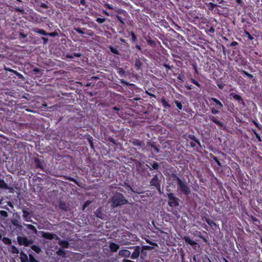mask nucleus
I'll list each match as a JSON object with an SVG mask.
<instances>
[{
	"mask_svg": "<svg viewBox=\"0 0 262 262\" xmlns=\"http://www.w3.org/2000/svg\"><path fill=\"white\" fill-rule=\"evenodd\" d=\"M146 39L147 44L150 46L154 47L156 45V41L153 40H151L150 38H149L148 39Z\"/></svg>",
	"mask_w": 262,
	"mask_h": 262,
	"instance_id": "obj_35",
	"label": "nucleus"
},
{
	"mask_svg": "<svg viewBox=\"0 0 262 262\" xmlns=\"http://www.w3.org/2000/svg\"><path fill=\"white\" fill-rule=\"evenodd\" d=\"M109 49H110L111 52H112L113 53L117 54V55L120 54V52L117 48H116L112 46H109Z\"/></svg>",
	"mask_w": 262,
	"mask_h": 262,
	"instance_id": "obj_33",
	"label": "nucleus"
},
{
	"mask_svg": "<svg viewBox=\"0 0 262 262\" xmlns=\"http://www.w3.org/2000/svg\"><path fill=\"white\" fill-rule=\"evenodd\" d=\"M203 220L205 221L207 223V224L211 227L216 226L215 223L208 217H205V219H203Z\"/></svg>",
	"mask_w": 262,
	"mask_h": 262,
	"instance_id": "obj_31",
	"label": "nucleus"
},
{
	"mask_svg": "<svg viewBox=\"0 0 262 262\" xmlns=\"http://www.w3.org/2000/svg\"><path fill=\"white\" fill-rule=\"evenodd\" d=\"M110 202L111 207L115 208L126 204L127 201L122 193L116 192L110 199Z\"/></svg>",
	"mask_w": 262,
	"mask_h": 262,
	"instance_id": "obj_3",
	"label": "nucleus"
},
{
	"mask_svg": "<svg viewBox=\"0 0 262 262\" xmlns=\"http://www.w3.org/2000/svg\"><path fill=\"white\" fill-rule=\"evenodd\" d=\"M215 30L213 27H209V29L206 31L207 33L213 34L214 33Z\"/></svg>",
	"mask_w": 262,
	"mask_h": 262,
	"instance_id": "obj_49",
	"label": "nucleus"
},
{
	"mask_svg": "<svg viewBox=\"0 0 262 262\" xmlns=\"http://www.w3.org/2000/svg\"><path fill=\"white\" fill-rule=\"evenodd\" d=\"M120 82L121 83L124 84L126 85H130V84L129 82L126 81L125 80H124V79H122L120 80Z\"/></svg>",
	"mask_w": 262,
	"mask_h": 262,
	"instance_id": "obj_57",
	"label": "nucleus"
},
{
	"mask_svg": "<svg viewBox=\"0 0 262 262\" xmlns=\"http://www.w3.org/2000/svg\"><path fill=\"white\" fill-rule=\"evenodd\" d=\"M129 35L132 36V41L133 42H135L137 40V37L135 34V33L133 31H130L129 32Z\"/></svg>",
	"mask_w": 262,
	"mask_h": 262,
	"instance_id": "obj_41",
	"label": "nucleus"
},
{
	"mask_svg": "<svg viewBox=\"0 0 262 262\" xmlns=\"http://www.w3.org/2000/svg\"><path fill=\"white\" fill-rule=\"evenodd\" d=\"M135 66L137 69H140L142 66L141 61L139 59H136L135 61Z\"/></svg>",
	"mask_w": 262,
	"mask_h": 262,
	"instance_id": "obj_38",
	"label": "nucleus"
},
{
	"mask_svg": "<svg viewBox=\"0 0 262 262\" xmlns=\"http://www.w3.org/2000/svg\"><path fill=\"white\" fill-rule=\"evenodd\" d=\"M132 144L134 146L140 147L142 146L143 142L139 140L134 139L132 142Z\"/></svg>",
	"mask_w": 262,
	"mask_h": 262,
	"instance_id": "obj_28",
	"label": "nucleus"
},
{
	"mask_svg": "<svg viewBox=\"0 0 262 262\" xmlns=\"http://www.w3.org/2000/svg\"><path fill=\"white\" fill-rule=\"evenodd\" d=\"M191 82L192 83H193L194 84H195V85H196L197 86L200 88L201 87V84L199 83L198 81H197L196 80H195L194 79H193V78H191V80H190Z\"/></svg>",
	"mask_w": 262,
	"mask_h": 262,
	"instance_id": "obj_51",
	"label": "nucleus"
},
{
	"mask_svg": "<svg viewBox=\"0 0 262 262\" xmlns=\"http://www.w3.org/2000/svg\"><path fill=\"white\" fill-rule=\"evenodd\" d=\"M116 18L117 19V20L118 21H119L120 22V23L123 25H125V21H124L123 19L122 18L121 16H119V15H116Z\"/></svg>",
	"mask_w": 262,
	"mask_h": 262,
	"instance_id": "obj_45",
	"label": "nucleus"
},
{
	"mask_svg": "<svg viewBox=\"0 0 262 262\" xmlns=\"http://www.w3.org/2000/svg\"><path fill=\"white\" fill-rule=\"evenodd\" d=\"M31 248L37 254H39L42 251L41 248L35 245H32Z\"/></svg>",
	"mask_w": 262,
	"mask_h": 262,
	"instance_id": "obj_24",
	"label": "nucleus"
},
{
	"mask_svg": "<svg viewBox=\"0 0 262 262\" xmlns=\"http://www.w3.org/2000/svg\"><path fill=\"white\" fill-rule=\"evenodd\" d=\"M81 55L80 53H73V54H67L66 57L68 58L73 59L74 57H80Z\"/></svg>",
	"mask_w": 262,
	"mask_h": 262,
	"instance_id": "obj_25",
	"label": "nucleus"
},
{
	"mask_svg": "<svg viewBox=\"0 0 262 262\" xmlns=\"http://www.w3.org/2000/svg\"><path fill=\"white\" fill-rule=\"evenodd\" d=\"M209 119L220 127H222L224 125V123L223 122L218 120L215 117L213 116H210Z\"/></svg>",
	"mask_w": 262,
	"mask_h": 262,
	"instance_id": "obj_19",
	"label": "nucleus"
},
{
	"mask_svg": "<svg viewBox=\"0 0 262 262\" xmlns=\"http://www.w3.org/2000/svg\"><path fill=\"white\" fill-rule=\"evenodd\" d=\"M178 189L185 195H188L190 193V190L189 187L187 186V184L185 181H183L181 180H179V182L177 183Z\"/></svg>",
	"mask_w": 262,
	"mask_h": 262,
	"instance_id": "obj_6",
	"label": "nucleus"
},
{
	"mask_svg": "<svg viewBox=\"0 0 262 262\" xmlns=\"http://www.w3.org/2000/svg\"><path fill=\"white\" fill-rule=\"evenodd\" d=\"M12 223L14 226L16 227L18 226V221L16 220H14L13 221H12Z\"/></svg>",
	"mask_w": 262,
	"mask_h": 262,
	"instance_id": "obj_59",
	"label": "nucleus"
},
{
	"mask_svg": "<svg viewBox=\"0 0 262 262\" xmlns=\"http://www.w3.org/2000/svg\"><path fill=\"white\" fill-rule=\"evenodd\" d=\"M150 166L146 164V166H148L150 170L152 169H158L159 167V165L157 162H154L153 164L150 163Z\"/></svg>",
	"mask_w": 262,
	"mask_h": 262,
	"instance_id": "obj_27",
	"label": "nucleus"
},
{
	"mask_svg": "<svg viewBox=\"0 0 262 262\" xmlns=\"http://www.w3.org/2000/svg\"><path fill=\"white\" fill-rule=\"evenodd\" d=\"M56 254L58 255L61 256L62 257H64L66 256L65 251L61 249H59L58 250H57L56 252Z\"/></svg>",
	"mask_w": 262,
	"mask_h": 262,
	"instance_id": "obj_34",
	"label": "nucleus"
},
{
	"mask_svg": "<svg viewBox=\"0 0 262 262\" xmlns=\"http://www.w3.org/2000/svg\"><path fill=\"white\" fill-rule=\"evenodd\" d=\"M58 34L56 32H51V33H47V36H49L54 37L58 36Z\"/></svg>",
	"mask_w": 262,
	"mask_h": 262,
	"instance_id": "obj_53",
	"label": "nucleus"
},
{
	"mask_svg": "<svg viewBox=\"0 0 262 262\" xmlns=\"http://www.w3.org/2000/svg\"><path fill=\"white\" fill-rule=\"evenodd\" d=\"M236 3H237L238 5L241 6H243L244 5V2L242 1V0H236Z\"/></svg>",
	"mask_w": 262,
	"mask_h": 262,
	"instance_id": "obj_63",
	"label": "nucleus"
},
{
	"mask_svg": "<svg viewBox=\"0 0 262 262\" xmlns=\"http://www.w3.org/2000/svg\"><path fill=\"white\" fill-rule=\"evenodd\" d=\"M0 188L7 190L12 189L8 186L7 184L5 183L4 180L2 179H0Z\"/></svg>",
	"mask_w": 262,
	"mask_h": 262,
	"instance_id": "obj_23",
	"label": "nucleus"
},
{
	"mask_svg": "<svg viewBox=\"0 0 262 262\" xmlns=\"http://www.w3.org/2000/svg\"><path fill=\"white\" fill-rule=\"evenodd\" d=\"M59 208L60 209H61L62 210L66 211L67 210V208L65 204L60 203L59 205Z\"/></svg>",
	"mask_w": 262,
	"mask_h": 262,
	"instance_id": "obj_54",
	"label": "nucleus"
},
{
	"mask_svg": "<svg viewBox=\"0 0 262 262\" xmlns=\"http://www.w3.org/2000/svg\"><path fill=\"white\" fill-rule=\"evenodd\" d=\"M23 216L25 219H26L30 215V212L26 210H23Z\"/></svg>",
	"mask_w": 262,
	"mask_h": 262,
	"instance_id": "obj_48",
	"label": "nucleus"
},
{
	"mask_svg": "<svg viewBox=\"0 0 262 262\" xmlns=\"http://www.w3.org/2000/svg\"><path fill=\"white\" fill-rule=\"evenodd\" d=\"M130 254V252L127 249L121 250L119 252V255L121 257H129Z\"/></svg>",
	"mask_w": 262,
	"mask_h": 262,
	"instance_id": "obj_14",
	"label": "nucleus"
},
{
	"mask_svg": "<svg viewBox=\"0 0 262 262\" xmlns=\"http://www.w3.org/2000/svg\"><path fill=\"white\" fill-rule=\"evenodd\" d=\"M217 5L216 4H215L213 3H211V2H210L208 4V9L210 11H212L213 10V9L217 7Z\"/></svg>",
	"mask_w": 262,
	"mask_h": 262,
	"instance_id": "obj_40",
	"label": "nucleus"
},
{
	"mask_svg": "<svg viewBox=\"0 0 262 262\" xmlns=\"http://www.w3.org/2000/svg\"><path fill=\"white\" fill-rule=\"evenodd\" d=\"M167 36V34H166V36L165 37V46L172 51L173 48L174 47H176L177 43H178V41L175 39H171L168 41ZM176 51L177 53V54L172 53V51H171V55L172 57L180 59H182L183 56V55L180 53L181 52V49L180 47L177 48Z\"/></svg>",
	"mask_w": 262,
	"mask_h": 262,
	"instance_id": "obj_1",
	"label": "nucleus"
},
{
	"mask_svg": "<svg viewBox=\"0 0 262 262\" xmlns=\"http://www.w3.org/2000/svg\"><path fill=\"white\" fill-rule=\"evenodd\" d=\"M210 157L215 161L216 162L217 160H218L217 158L213 155L212 154H210Z\"/></svg>",
	"mask_w": 262,
	"mask_h": 262,
	"instance_id": "obj_58",
	"label": "nucleus"
},
{
	"mask_svg": "<svg viewBox=\"0 0 262 262\" xmlns=\"http://www.w3.org/2000/svg\"><path fill=\"white\" fill-rule=\"evenodd\" d=\"M141 248L140 246H135L134 248V251L130 256L131 258L133 259L137 258L139 257L140 253H141Z\"/></svg>",
	"mask_w": 262,
	"mask_h": 262,
	"instance_id": "obj_10",
	"label": "nucleus"
},
{
	"mask_svg": "<svg viewBox=\"0 0 262 262\" xmlns=\"http://www.w3.org/2000/svg\"><path fill=\"white\" fill-rule=\"evenodd\" d=\"M11 252L14 254H18L20 253L19 251L17 248H16L15 246H12L11 247Z\"/></svg>",
	"mask_w": 262,
	"mask_h": 262,
	"instance_id": "obj_39",
	"label": "nucleus"
},
{
	"mask_svg": "<svg viewBox=\"0 0 262 262\" xmlns=\"http://www.w3.org/2000/svg\"><path fill=\"white\" fill-rule=\"evenodd\" d=\"M238 45V43L236 41H232L230 44L228 45L227 47H235Z\"/></svg>",
	"mask_w": 262,
	"mask_h": 262,
	"instance_id": "obj_55",
	"label": "nucleus"
},
{
	"mask_svg": "<svg viewBox=\"0 0 262 262\" xmlns=\"http://www.w3.org/2000/svg\"><path fill=\"white\" fill-rule=\"evenodd\" d=\"M183 239L186 244H189L192 246L197 245V243L195 241L191 240L188 236H184Z\"/></svg>",
	"mask_w": 262,
	"mask_h": 262,
	"instance_id": "obj_16",
	"label": "nucleus"
},
{
	"mask_svg": "<svg viewBox=\"0 0 262 262\" xmlns=\"http://www.w3.org/2000/svg\"><path fill=\"white\" fill-rule=\"evenodd\" d=\"M230 95L232 96L235 100L237 101L239 104H241L244 105H245V103L244 102L242 97L240 95L236 94V93H231Z\"/></svg>",
	"mask_w": 262,
	"mask_h": 262,
	"instance_id": "obj_11",
	"label": "nucleus"
},
{
	"mask_svg": "<svg viewBox=\"0 0 262 262\" xmlns=\"http://www.w3.org/2000/svg\"><path fill=\"white\" fill-rule=\"evenodd\" d=\"M74 30L80 34L82 35L84 34V32L80 28H74Z\"/></svg>",
	"mask_w": 262,
	"mask_h": 262,
	"instance_id": "obj_50",
	"label": "nucleus"
},
{
	"mask_svg": "<svg viewBox=\"0 0 262 262\" xmlns=\"http://www.w3.org/2000/svg\"><path fill=\"white\" fill-rule=\"evenodd\" d=\"M151 248V247L149 246H143L141 248V254H143L144 250H150Z\"/></svg>",
	"mask_w": 262,
	"mask_h": 262,
	"instance_id": "obj_46",
	"label": "nucleus"
},
{
	"mask_svg": "<svg viewBox=\"0 0 262 262\" xmlns=\"http://www.w3.org/2000/svg\"><path fill=\"white\" fill-rule=\"evenodd\" d=\"M17 241L19 246H24L25 247H28L32 245L34 242L32 239H29L26 237L20 236L17 237Z\"/></svg>",
	"mask_w": 262,
	"mask_h": 262,
	"instance_id": "obj_8",
	"label": "nucleus"
},
{
	"mask_svg": "<svg viewBox=\"0 0 262 262\" xmlns=\"http://www.w3.org/2000/svg\"><path fill=\"white\" fill-rule=\"evenodd\" d=\"M25 226L27 227V228L30 231V232L32 233V234H36L37 233V230L36 228V227L32 225H31V224H25Z\"/></svg>",
	"mask_w": 262,
	"mask_h": 262,
	"instance_id": "obj_18",
	"label": "nucleus"
},
{
	"mask_svg": "<svg viewBox=\"0 0 262 262\" xmlns=\"http://www.w3.org/2000/svg\"><path fill=\"white\" fill-rule=\"evenodd\" d=\"M88 140L90 144L91 148H94L93 137L92 136H91L90 135H89V137L88 138Z\"/></svg>",
	"mask_w": 262,
	"mask_h": 262,
	"instance_id": "obj_44",
	"label": "nucleus"
},
{
	"mask_svg": "<svg viewBox=\"0 0 262 262\" xmlns=\"http://www.w3.org/2000/svg\"><path fill=\"white\" fill-rule=\"evenodd\" d=\"M1 240H2L5 245H11L12 243L11 239L8 237H2Z\"/></svg>",
	"mask_w": 262,
	"mask_h": 262,
	"instance_id": "obj_30",
	"label": "nucleus"
},
{
	"mask_svg": "<svg viewBox=\"0 0 262 262\" xmlns=\"http://www.w3.org/2000/svg\"><path fill=\"white\" fill-rule=\"evenodd\" d=\"M108 141L114 144H116V142H115V140L112 138V137H110L108 138Z\"/></svg>",
	"mask_w": 262,
	"mask_h": 262,
	"instance_id": "obj_62",
	"label": "nucleus"
},
{
	"mask_svg": "<svg viewBox=\"0 0 262 262\" xmlns=\"http://www.w3.org/2000/svg\"><path fill=\"white\" fill-rule=\"evenodd\" d=\"M28 256V262H39L35 258L32 254H29Z\"/></svg>",
	"mask_w": 262,
	"mask_h": 262,
	"instance_id": "obj_37",
	"label": "nucleus"
},
{
	"mask_svg": "<svg viewBox=\"0 0 262 262\" xmlns=\"http://www.w3.org/2000/svg\"><path fill=\"white\" fill-rule=\"evenodd\" d=\"M142 116L140 117L141 119H150L149 113H148L146 111L143 112V113L141 115Z\"/></svg>",
	"mask_w": 262,
	"mask_h": 262,
	"instance_id": "obj_36",
	"label": "nucleus"
},
{
	"mask_svg": "<svg viewBox=\"0 0 262 262\" xmlns=\"http://www.w3.org/2000/svg\"><path fill=\"white\" fill-rule=\"evenodd\" d=\"M33 72L34 74H39L41 72V70L39 68H34L33 70Z\"/></svg>",
	"mask_w": 262,
	"mask_h": 262,
	"instance_id": "obj_56",
	"label": "nucleus"
},
{
	"mask_svg": "<svg viewBox=\"0 0 262 262\" xmlns=\"http://www.w3.org/2000/svg\"><path fill=\"white\" fill-rule=\"evenodd\" d=\"M243 35L244 37H247L248 40H252L254 39L253 37L250 34V33L246 30V29L243 28Z\"/></svg>",
	"mask_w": 262,
	"mask_h": 262,
	"instance_id": "obj_21",
	"label": "nucleus"
},
{
	"mask_svg": "<svg viewBox=\"0 0 262 262\" xmlns=\"http://www.w3.org/2000/svg\"><path fill=\"white\" fill-rule=\"evenodd\" d=\"M33 31L35 33H37L39 34H41L45 36L47 35V32H46L44 30L42 29L34 28L33 29Z\"/></svg>",
	"mask_w": 262,
	"mask_h": 262,
	"instance_id": "obj_26",
	"label": "nucleus"
},
{
	"mask_svg": "<svg viewBox=\"0 0 262 262\" xmlns=\"http://www.w3.org/2000/svg\"><path fill=\"white\" fill-rule=\"evenodd\" d=\"M41 40H42L43 44H46L47 43L48 41V38H46V37H41Z\"/></svg>",
	"mask_w": 262,
	"mask_h": 262,
	"instance_id": "obj_60",
	"label": "nucleus"
},
{
	"mask_svg": "<svg viewBox=\"0 0 262 262\" xmlns=\"http://www.w3.org/2000/svg\"><path fill=\"white\" fill-rule=\"evenodd\" d=\"M188 138L193 141L194 142L196 143L197 145H198L199 146H201L200 141L195 137V136L193 134L189 135L188 136Z\"/></svg>",
	"mask_w": 262,
	"mask_h": 262,
	"instance_id": "obj_22",
	"label": "nucleus"
},
{
	"mask_svg": "<svg viewBox=\"0 0 262 262\" xmlns=\"http://www.w3.org/2000/svg\"><path fill=\"white\" fill-rule=\"evenodd\" d=\"M168 205L171 207H177L179 205V199L172 193L168 194Z\"/></svg>",
	"mask_w": 262,
	"mask_h": 262,
	"instance_id": "obj_7",
	"label": "nucleus"
},
{
	"mask_svg": "<svg viewBox=\"0 0 262 262\" xmlns=\"http://www.w3.org/2000/svg\"><path fill=\"white\" fill-rule=\"evenodd\" d=\"M34 164L36 168L43 169L42 161L39 159L35 158L34 159Z\"/></svg>",
	"mask_w": 262,
	"mask_h": 262,
	"instance_id": "obj_15",
	"label": "nucleus"
},
{
	"mask_svg": "<svg viewBox=\"0 0 262 262\" xmlns=\"http://www.w3.org/2000/svg\"><path fill=\"white\" fill-rule=\"evenodd\" d=\"M179 180H181L176 174L171 173L169 176V181H171V183H177L179 182Z\"/></svg>",
	"mask_w": 262,
	"mask_h": 262,
	"instance_id": "obj_17",
	"label": "nucleus"
},
{
	"mask_svg": "<svg viewBox=\"0 0 262 262\" xmlns=\"http://www.w3.org/2000/svg\"><path fill=\"white\" fill-rule=\"evenodd\" d=\"M252 122L253 124L255 125L256 127H257L259 129H261L262 128V125L260 124H259L257 121L253 120Z\"/></svg>",
	"mask_w": 262,
	"mask_h": 262,
	"instance_id": "obj_47",
	"label": "nucleus"
},
{
	"mask_svg": "<svg viewBox=\"0 0 262 262\" xmlns=\"http://www.w3.org/2000/svg\"><path fill=\"white\" fill-rule=\"evenodd\" d=\"M172 98L173 99V103H174L177 107V110L179 111L183 108V104H184L186 102V98L182 95L175 93L172 95Z\"/></svg>",
	"mask_w": 262,
	"mask_h": 262,
	"instance_id": "obj_5",
	"label": "nucleus"
},
{
	"mask_svg": "<svg viewBox=\"0 0 262 262\" xmlns=\"http://www.w3.org/2000/svg\"><path fill=\"white\" fill-rule=\"evenodd\" d=\"M28 256L23 251L20 252V259L21 262H28Z\"/></svg>",
	"mask_w": 262,
	"mask_h": 262,
	"instance_id": "obj_20",
	"label": "nucleus"
},
{
	"mask_svg": "<svg viewBox=\"0 0 262 262\" xmlns=\"http://www.w3.org/2000/svg\"><path fill=\"white\" fill-rule=\"evenodd\" d=\"M150 185L155 186L157 189L158 190L159 192L161 193V191L160 189V185L159 183V181L157 176H155L151 180Z\"/></svg>",
	"mask_w": 262,
	"mask_h": 262,
	"instance_id": "obj_9",
	"label": "nucleus"
},
{
	"mask_svg": "<svg viewBox=\"0 0 262 262\" xmlns=\"http://www.w3.org/2000/svg\"><path fill=\"white\" fill-rule=\"evenodd\" d=\"M55 236L56 235L54 233L44 231L41 232V236L45 239L51 240L54 239Z\"/></svg>",
	"mask_w": 262,
	"mask_h": 262,
	"instance_id": "obj_12",
	"label": "nucleus"
},
{
	"mask_svg": "<svg viewBox=\"0 0 262 262\" xmlns=\"http://www.w3.org/2000/svg\"><path fill=\"white\" fill-rule=\"evenodd\" d=\"M209 101L210 105L213 106L210 108L211 112L212 114L215 115L219 113V110H222L223 108V104L222 103L215 98L211 97L209 98Z\"/></svg>",
	"mask_w": 262,
	"mask_h": 262,
	"instance_id": "obj_4",
	"label": "nucleus"
},
{
	"mask_svg": "<svg viewBox=\"0 0 262 262\" xmlns=\"http://www.w3.org/2000/svg\"><path fill=\"white\" fill-rule=\"evenodd\" d=\"M59 244L60 245L61 247L64 248H68L69 244V242L67 241H61L59 242Z\"/></svg>",
	"mask_w": 262,
	"mask_h": 262,
	"instance_id": "obj_29",
	"label": "nucleus"
},
{
	"mask_svg": "<svg viewBox=\"0 0 262 262\" xmlns=\"http://www.w3.org/2000/svg\"><path fill=\"white\" fill-rule=\"evenodd\" d=\"M38 7H40L44 9H48L49 8L47 4H46L45 3H40L39 4H38L36 6V8H35V9L37 11H39V12H40V10L39 9V8H37Z\"/></svg>",
	"mask_w": 262,
	"mask_h": 262,
	"instance_id": "obj_32",
	"label": "nucleus"
},
{
	"mask_svg": "<svg viewBox=\"0 0 262 262\" xmlns=\"http://www.w3.org/2000/svg\"><path fill=\"white\" fill-rule=\"evenodd\" d=\"M106 19L105 18H97L96 19V21L99 23V24H102L103 23L105 22Z\"/></svg>",
	"mask_w": 262,
	"mask_h": 262,
	"instance_id": "obj_52",
	"label": "nucleus"
},
{
	"mask_svg": "<svg viewBox=\"0 0 262 262\" xmlns=\"http://www.w3.org/2000/svg\"><path fill=\"white\" fill-rule=\"evenodd\" d=\"M185 88L188 90H191L192 89V85H189V84H187V85H185Z\"/></svg>",
	"mask_w": 262,
	"mask_h": 262,
	"instance_id": "obj_64",
	"label": "nucleus"
},
{
	"mask_svg": "<svg viewBox=\"0 0 262 262\" xmlns=\"http://www.w3.org/2000/svg\"><path fill=\"white\" fill-rule=\"evenodd\" d=\"M165 68H166V74H165V76L167 77L168 76L170 77V78L172 80H174L176 78H177L179 81H183L184 76L181 74H177L176 72L178 70V69L174 67L172 64H170L169 63H165Z\"/></svg>",
	"mask_w": 262,
	"mask_h": 262,
	"instance_id": "obj_2",
	"label": "nucleus"
},
{
	"mask_svg": "<svg viewBox=\"0 0 262 262\" xmlns=\"http://www.w3.org/2000/svg\"><path fill=\"white\" fill-rule=\"evenodd\" d=\"M241 73L244 76H246L247 77V76L248 75V74H249V73H248L247 71H245V70H241Z\"/></svg>",
	"mask_w": 262,
	"mask_h": 262,
	"instance_id": "obj_61",
	"label": "nucleus"
},
{
	"mask_svg": "<svg viewBox=\"0 0 262 262\" xmlns=\"http://www.w3.org/2000/svg\"><path fill=\"white\" fill-rule=\"evenodd\" d=\"M8 71L11 72H13L14 73L15 75H16L19 78H23V76L19 73L18 72H17V71H14V70H12V69H8L7 70Z\"/></svg>",
	"mask_w": 262,
	"mask_h": 262,
	"instance_id": "obj_43",
	"label": "nucleus"
},
{
	"mask_svg": "<svg viewBox=\"0 0 262 262\" xmlns=\"http://www.w3.org/2000/svg\"><path fill=\"white\" fill-rule=\"evenodd\" d=\"M125 71L122 68H119L117 71V73L120 75V76H123L125 75Z\"/></svg>",
	"mask_w": 262,
	"mask_h": 262,
	"instance_id": "obj_42",
	"label": "nucleus"
},
{
	"mask_svg": "<svg viewBox=\"0 0 262 262\" xmlns=\"http://www.w3.org/2000/svg\"><path fill=\"white\" fill-rule=\"evenodd\" d=\"M109 247L111 251L112 252H116L119 249V245L113 242H111L110 243Z\"/></svg>",
	"mask_w": 262,
	"mask_h": 262,
	"instance_id": "obj_13",
	"label": "nucleus"
}]
</instances>
